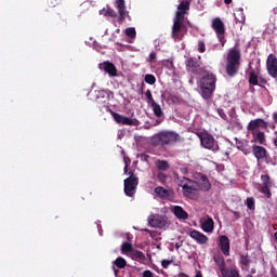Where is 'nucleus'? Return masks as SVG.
<instances>
[{"label":"nucleus","mask_w":277,"mask_h":277,"mask_svg":"<svg viewBox=\"0 0 277 277\" xmlns=\"http://www.w3.org/2000/svg\"><path fill=\"white\" fill-rule=\"evenodd\" d=\"M185 66L189 69V70H196L197 68H199V62L196 58L189 57L185 61Z\"/></svg>","instance_id":"b1692460"},{"label":"nucleus","mask_w":277,"mask_h":277,"mask_svg":"<svg viewBox=\"0 0 277 277\" xmlns=\"http://www.w3.org/2000/svg\"><path fill=\"white\" fill-rule=\"evenodd\" d=\"M145 82L149 85H154L156 83V77L151 74L145 76Z\"/></svg>","instance_id":"e433bc0d"},{"label":"nucleus","mask_w":277,"mask_h":277,"mask_svg":"<svg viewBox=\"0 0 277 277\" xmlns=\"http://www.w3.org/2000/svg\"><path fill=\"white\" fill-rule=\"evenodd\" d=\"M198 136L201 141V145L206 149H210L214 153L220 149L219 145H215V138L213 137L212 134H210V133H199Z\"/></svg>","instance_id":"6e6552de"},{"label":"nucleus","mask_w":277,"mask_h":277,"mask_svg":"<svg viewBox=\"0 0 277 277\" xmlns=\"http://www.w3.org/2000/svg\"><path fill=\"white\" fill-rule=\"evenodd\" d=\"M259 81H260L261 84H267V79H265L263 77H260Z\"/></svg>","instance_id":"603ef678"},{"label":"nucleus","mask_w":277,"mask_h":277,"mask_svg":"<svg viewBox=\"0 0 277 277\" xmlns=\"http://www.w3.org/2000/svg\"><path fill=\"white\" fill-rule=\"evenodd\" d=\"M241 66V52L240 50L233 48L228 50L226 54L225 72L228 78H235L240 70Z\"/></svg>","instance_id":"f257e3e1"},{"label":"nucleus","mask_w":277,"mask_h":277,"mask_svg":"<svg viewBox=\"0 0 277 277\" xmlns=\"http://www.w3.org/2000/svg\"><path fill=\"white\" fill-rule=\"evenodd\" d=\"M213 260H214V264H216V266L219 267V272L223 273V271L227 268L225 259L222 254H214Z\"/></svg>","instance_id":"a211bd4d"},{"label":"nucleus","mask_w":277,"mask_h":277,"mask_svg":"<svg viewBox=\"0 0 277 277\" xmlns=\"http://www.w3.org/2000/svg\"><path fill=\"white\" fill-rule=\"evenodd\" d=\"M153 108L154 115L157 118H161V116L163 115L162 109L160 107V105L155 101L151 105H149Z\"/></svg>","instance_id":"cd10ccee"},{"label":"nucleus","mask_w":277,"mask_h":277,"mask_svg":"<svg viewBox=\"0 0 277 277\" xmlns=\"http://www.w3.org/2000/svg\"><path fill=\"white\" fill-rule=\"evenodd\" d=\"M177 185L182 187L183 195L190 199L198 197L197 192L199 190V183L187 177H182L177 181Z\"/></svg>","instance_id":"7ed1b4c3"},{"label":"nucleus","mask_w":277,"mask_h":277,"mask_svg":"<svg viewBox=\"0 0 277 277\" xmlns=\"http://www.w3.org/2000/svg\"><path fill=\"white\" fill-rule=\"evenodd\" d=\"M156 167L159 171H167L170 169V164L166 160H157L156 161Z\"/></svg>","instance_id":"c756f323"},{"label":"nucleus","mask_w":277,"mask_h":277,"mask_svg":"<svg viewBox=\"0 0 277 277\" xmlns=\"http://www.w3.org/2000/svg\"><path fill=\"white\" fill-rule=\"evenodd\" d=\"M196 277H203L200 271L197 272Z\"/></svg>","instance_id":"13d9d810"},{"label":"nucleus","mask_w":277,"mask_h":277,"mask_svg":"<svg viewBox=\"0 0 277 277\" xmlns=\"http://www.w3.org/2000/svg\"><path fill=\"white\" fill-rule=\"evenodd\" d=\"M216 77L213 74H208L200 81L201 96L209 101L215 91Z\"/></svg>","instance_id":"20e7f679"},{"label":"nucleus","mask_w":277,"mask_h":277,"mask_svg":"<svg viewBox=\"0 0 277 277\" xmlns=\"http://www.w3.org/2000/svg\"><path fill=\"white\" fill-rule=\"evenodd\" d=\"M264 129L267 130L268 129V123L265 119L263 118H256V119H252L249 121L248 126H247V130L249 132H254L258 129Z\"/></svg>","instance_id":"9d476101"},{"label":"nucleus","mask_w":277,"mask_h":277,"mask_svg":"<svg viewBox=\"0 0 277 277\" xmlns=\"http://www.w3.org/2000/svg\"><path fill=\"white\" fill-rule=\"evenodd\" d=\"M248 82L252 87H261V84L259 83V76L253 70L249 72Z\"/></svg>","instance_id":"a878e982"},{"label":"nucleus","mask_w":277,"mask_h":277,"mask_svg":"<svg viewBox=\"0 0 277 277\" xmlns=\"http://www.w3.org/2000/svg\"><path fill=\"white\" fill-rule=\"evenodd\" d=\"M251 264V260L249 259L248 255L241 254L240 255V265H241V271L249 272V265Z\"/></svg>","instance_id":"393cba45"},{"label":"nucleus","mask_w":277,"mask_h":277,"mask_svg":"<svg viewBox=\"0 0 277 277\" xmlns=\"http://www.w3.org/2000/svg\"><path fill=\"white\" fill-rule=\"evenodd\" d=\"M189 236L193 240H195L198 245L205 246L208 243L209 238L205 234L194 229L189 233Z\"/></svg>","instance_id":"f8f14e48"},{"label":"nucleus","mask_w":277,"mask_h":277,"mask_svg":"<svg viewBox=\"0 0 277 277\" xmlns=\"http://www.w3.org/2000/svg\"><path fill=\"white\" fill-rule=\"evenodd\" d=\"M179 277H189V276L182 272V273L179 274Z\"/></svg>","instance_id":"5fc2aeb1"},{"label":"nucleus","mask_w":277,"mask_h":277,"mask_svg":"<svg viewBox=\"0 0 277 277\" xmlns=\"http://www.w3.org/2000/svg\"><path fill=\"white\" fill-rule=\"evenodd\" d=\"M156 57H157V54L155 52H151L149 54L147 62H150V64H154L156 62Z\"/></svg>","instance_id":"c03bdc74"},{"label":"nucleus","mask_w":277,"mask_h":277,"mask_svg":"<svg viewBox=\"0 0 277 277\" xmlns=\"http://www.w3.org/2000/svg\"><path fill=\"white\" fill-rule=\"evenodd\" d=\"M217 113H219V116H221V118H223V119L226 118V114H225V111H224L223 108H219V109H217Z\"/></svg>","instance_id":"8fccbe9b"},{"label":"nucleus","mask_w":277,"mask_h":277,"mask_svg":"<svg viewBox=\"0 0 277 277\" xmlns=\"http://www.w3.org/2000/svg\"><path fill=\"white\" fill-rule=\"evenodd\" d=\"M97 94H98L101 97H105V96H106V91H105V90H100V91H97Z\"/></svg>","instance_id":"3c124183"},{"label":"nucleus","mask_w":277,"mask_h":277,"mask_svg":"<svg viewBox=\"0 0 277 277\" xmlns=\"http://www.w3.org/2000/svg\"><path fill=\"white\" fill-rule=\"evenodd\" d=\"M173 213L180 220H187L188 219V213L180 206H175L173 208Z\"/></svg>","instance_id":"6ab92c4d"},{"label":"nucleus","mask_w":277,"mask_h":277,"mask_svg":"<svg viewBox=\"0 0 277 277\" xmlns=\"http://www.w3.org/2000/svg\"><path fill=\"white\" fill-rule=\"evenodd\" d=\"M143 277H154V274H153L151 271L145 269V271L143 272Z\"/></svg>","instance_id":"09e8293b"},{"label":"nucleus","mask_w":277,"mask_h":277,"mask_svg":"<svg viewBox=\"0 0 277 277\" xmlns=\"http://www.w3.org/2000/svg\"><path fill=\"white\" fill-rule=\"evenodd\" d=\"M131 256H132L133 261H141V262L145 261V254L142 251H140V250H135L134 249L132 251Z\"/></svg>","instance_id":"c85d7f7f"},{"label":"nucleus","mask_w":277,"mask_h":277,"mask_svg":"<svg viewBox=\"0 0 277 277\" xmlns=\"http://www.w3.org/2000/svg\"><path fill=\"white\" fill-rule=\"evenodd\" d=\"M129 171V166L126 164L124 169H123V172L127 173Z\"/></svg>","instance_id":"bf43d9fd"},{"label":"nucleus","mask_w":277,"mask_h":277,"mask_svg":"<svg viewBox=\"0 0 277 277\" xmlns=\"http://www.w3.org/2000/svg\"><path fill=\"white\" fill-rule=\"evenodd\" d=\"M262 186H272L271 176L265 174L261 175Z\"/></svg>","instance_id":"4c0bfd02"},{"label":"nucleus","mask_w":277,"mask_h":277,"mask_svg":"<svg viewBox=\"0 0 277 277\" xmlns=\"http://www.w3.org/2000/svg\"><path fill=\"white\" fill-rule=\"evenodd\" d=\"M274 145L277 148V136H276V138H274Z\"/></svg>","instance_id":"680f3d73"},{"label":"nucleus","mask_w":277,"mask_h":277,"mask_svg":"<svg viewBox=\"0 0 277 277\" xmlns=\"http://www.w3.org/2000/svg\"><path fill=\"white\" fill-rule=\"evenodd\" d=\"M130 176L123 181V190L128 197H133L140 185V179L133 175V172L129 173Z\"/></svg>","instance_id":"39448f33"},{"label":"nucleus","mask_w":277,"mask_h":277,"mask_svg":"<svg viewBox=\"0 0 277 277\" xmlns=\"http://www.w3.org/2000/svg\"><path fill=\"white\" fill-rule=\"evenodd\" d=\"M179 101V97L172 94H169L168 102L176 103Z\"/></svg>","instance_id":"49530a36"},{"label":"nucleus","mask_w":277,"mask_h":277,"mask_svg":"<svg viewBox=\"0 0 277 277\" xmlns=\"http://www.w3.org/2000/svg\"><path fill=\"white\" fill-rule=\"evenodd\" d=\"M197 183H199V190L208 192L211 189V183L206 175H202L200 182Z\"/></svg>","instance_id":"aec40b11"},{"label":"nucleus","mask_w":277,"mask_h":277,"mask_svg":"<svg viewBox=\"0 0 277 277\" xmlns=\"http://www.w3.org/2000/svg\"><path fill=\"white\" fill-rule=\"evenodd\" d=\"M133 245H131L130 242H123L122 243V247H121V252L123 254H127V253H133Z\"/></svg>","instance_id":"72a5a7b5"},{"label":"nucleus","mask_w":277,"mask_h":277,"mask_svg":"<svg viewBox=\"0 0 277 277\" xmlns=\"http://www.w3.org/2000/svg\"><path fill=\"white\" fill-rule=\"evenodd\" d=\"M113 269H114L115 276L118 277V275H119V269H117L116 267H113Z\"/></svg>","instance_id":"864d4df0"},{"label":"nucleus","mask_w":277,"mask_h":277,"mask_svg":"<svg viewBox=\"0 0 277 277\" xmlns=\"http://www.w3.org/2000/svg\"><path fill=\"white\" fill-rule=\"evenodd\" d=\"M277 64V56L273 53L268 54L266 60V68H269L271 66H275Z\"/></svg>","instance_id":"2f4dec72"},{"label":"nucleus","mask_w":277,"mask_h":277,"mask_svg":"<svg viewBox=\"0 0 277 277\" xmlns=\"http://www.w3.org/2000/svg\"><path fill=\"white\" fill-rule=\"evenodd\" d=\"M245 277H254L252 274H247Z\"/></svg>","instance_id":"69168bd1"},{"label":"nucleus","mask_w":277,"mask_h":277,"mask_svg":"<svg viewBox=\"0 0 277 277\" xmlns=\"http://www.w3.org/2000/svg\"><path fill=\"white\" fill-rule=\"evenodd\" d=\"M187 32V27L184 25V18L175 17L172 27V38L175 41H181Z\"/></svg>","instance_id":"423d86ee"},{"label":"nucleus","mask_w":277,"mask_h":277,"mask_svg":"<svg viewBox=\"0 0 277 277\" xmlns=\"http://www.w3.org/2000/svg\"><path fill=\"white\" fill-rule=\"evenodd\" d=\"M219 247L221 248V252H223L224 256L230 255V241L227 236H221Z\"/></svg>","instance_id":"ddd939ff"},{"label":"nucleus","mask_w":277,"mask_h":277,"mask_svg":"<svg viewBox=\"0 0 277 277\" xmlns=\"http://www.w3.org/2000/svg\"><path fill=\"white\" fill-rule=\"evenodd\" d=\"M175 248H176V250H179L181 248V245L177 242Z\"/></svg>","instance_id":"0e129e2a"},{"label":"nucleus","mask_w":277,"mask_h":277,"mask_svg":"<svg viewBox=\"0 0 277 277\" xmlns=\"http://www.w3.org/2000/svg\"><path fill=\"white\" fill-rule=\"evenodd\" d=\"M116 6L119 13L118 22L121 24L127 17H129V12H127V6L124 5V0H116Z\"/></svg>","instance_id":"9b49d317"},{"label":"nucleus","mask_w":277,"mask_h":277,"mask_svg":"<svg viewBox=\"0 0 277 277\" xmlns=\"http://www.w3.org/2000/svg\"><path fill=\"white\" fill-rule=\"evenodd\" d=\"M149 224L153 228H163L166 226V220L159 214H154L149 217Z\"/></svg>","instance_id":"dca6fc26"},{"label":"nucleus","mask_w":277,"mask_h":277,"mask_svg":"<svg viewBox=\"0 0 277 277\" xmlns=\"http://www.w3.org/2000/svg\"><path fill=\"white\" fill-rule=\"evenodd\" d=\"M221 276L223 277H241L239 271L237 268H226L221 272Z\"/></svg>","instance_id":"4be33fe9"},{"label":"nucleus","mask_w":277,"mask_h":277,"mask_svg":"<svg viewBox=\"0 0 277 277\" xmlns=\"http://www.w3.org/2000/svg\"><path fill=\"white\" fill-rule=\"evenodd\" d=\"M142 230H144L145 233H148V235L150 236L151 239H155V237H156V235H157L156 232L149 230V229H147V228L142 229Z\"/></svg>","instance_id":"de8ad7c7"},{"label":"nucleus","mask_w":277,"mask_h":277,"mask_svg":"<svg viewBox=\"0 0 277 277\" xmlns=\"http://www.w3.org/2000/svg\"><path fill=\"white\" fill-rule=\"evenodd\" d=\"M155 194L161 198H168L171 196L172 192L170 189L158 186L155 188Z\"/></svg>","instance_id":"5701e85b"},{"label":"nucleus","mask_w":277,"mask_h":277,"mask_svg":"<svg viewBox=\"0 0 277 277\" xmlns=\"http://www.w3.org/2000/svg\"><path fill=\"white\" fill-rule=\"evenodd\" d=\"M98 68H100V70L105 71L110 78L118 77L117 66L114 63L109 62V61L100 63Z\"/></svg>","instance_id":"1a4fd4ad"},{"label":"nucleus","mask_w":277,"mask_h":277,"mask_svg":"<svg viewBox=\"0 0 277 277\" xmlns=\"http://www.w3.org/2000/svg\"><path fill=\"white\" fill-rule=\"evenodd\" d=\"M126 35L130 38H135V36L137 35V32L135 31V28L130 27L126 29Z\"/></svg>","instance_id":"ea45409f"},{"label":"nucleus","mask_w":277,"mask_h":277,"mask_svg":"<svg viewBox=\"0 0 277 277\" xmlns=\"http://www.w3.org/2000/svg\"><path fill=\"white\" fill-rule=\"evenodd\" d=\"M212 29H214V32H216V37L219 38V41H221V44L224 45L226 43V29L224 23L220 17L212 19Z\"/></svg>","instance_id":"0eeeda50"},{"label":"nucleus","mask_w":277,"mask_h":277,"mask_svg":"<svg viewBox=\"0 0 277 277\" xmlns=\"http://www.w3.org/2000/svg\"><path fill=\"white\" fill-rule=\"evenodd\" d=\"M160 124V120H156V126Z\"/></svg>","instance_id":"774afa93"},{"label":"nucleus","mask_w":277,"mask_h":277,"mask_svg":"<svg viewBox=\"0 0 277 277\" xmlns=\"http://www.w3.org/2000/svg\"><path fill=\"white\" fill-rule=\"evenodd\" d=\"M173 263L172 260H162L161 265L162 268L167 269Z\"/></svg>","instance_id":"37998d69"},{"label":"nucleus","mask_w":277,"mask_h":277,"mask_svg":"<svg viewBox=\"0 0 277 277\" xmlns=\"http://www.w3.org/2000/svg\"><path fill=\"white\" fill-rule=\"evenodd\" d=\"M250 273H251L252 275H255V274H256V268H251V269H250Z\"/></svg>","instance_id":"6e6d98bb"},{"label":"nucleus","mask_w":277,"mask_h":277,"mask_svg":"<svg viewBox=\"0 0 277 277\" xmlns=\"http://www.w3.org/2000/svg\"><path fill=\"white\" fill-rule=\"evenodd\" d=\"M274 120L277 123V113L274 115Z\"/></svg>","instance_id":"e2e57ef3"},{"label":"nucleus","mask_w":277,"mask_h":277,"mask_svg":"<svg viewBox=\"0 0 277 277\" xmlns=\"http://www.w3.org/2000/svg\"><path fill=\"white\" fill-rule=\"evenodd\" d=\"M190 10V1H182L177 6V12L175 18L185 19V15Z\"/></svg>","instance_id":"4468645a"},{"label":"nucleus","mask_w":277,"mask_h":277,"mask_svg":"<svg viewBox=\"0 0 277 277\" xmlns=\"http://www.w3.org/2000/svg\"><path fill=\"white\" fill-rule=\"evenodd\" d=\"M253 156L256 160H262L267 158V149L265 147H261L260 145H254L252 147Z\"/></svg>","instance_id":"f3484780"},{"label":"nucleus","mask_w":277,"mask_h":277,"mask_svg":"<svg viewBox=\"0 0 277 277\" xmlns=\"http://www.w3.org/2000/svg\"><path fill=\"white\" fill-rule=\"evenodd\" d=\"M266 70L268 76L277 82V63L276 65H271L269 67H266Z\"/></svg>","instance_id":"7c9ffc66"},{"label":"nucleus","mask_w":277,"mask_h":277,"mask_svg":"<svg viewBox=\"0 0 277 277\" xmlns=\"http://www.w3.org/2000/svg\"><path fill=\"white\" fill-rule=\"evenodd\" d=\"M111 116L114 118V120L118 123V124H122V126H133V119L123 116L119 113L116 111H111Z\"/></svg>","instance_id":"2eb2a0df"},{"label":"nucleus","mask_w":277,"mask_h":277,"mask_svg":"<svg viewBox=\"0 0 277 277\" xmlns=\"http://www.w3.org/2000/svg\"><path fill=\"white\" fill-rule=\"evenodd\" d=\"M269 187H271V185H262L260 188V193L264 194V196L267 199H271L273 197V194H272Z\"/></svg>","instance_id":"473e14b6"},{"label":"nucleus","mask_w":277,"mask_h":277,"mask_svg":"<svg viewBox=\"0 0 277 277\" xmlns=\"http://www.w3.org/2000/svg\"><path fill=\"white\" fill-rule=\"evenodd\" d=\"M202 229L205 230V233H213V230H214V221L211 217H208V220H206L202 223Z\"/></svg>","instance_id":"412c9836"},{"label":"nucleus","mask_w":277,"mask_h":277,"mask_svg":"<svg viewBox=\"0 0 277 277\" xmlns=\"http://www.w3.org/2000/svg\"><path fill=\"white\" fill-rule=\"evenodd\" d=\"M232 2H233V0H224V3H225L226 5L230 4Z\"/></svg>","instance_id":"4d7b16f0"},{"label":"nucleus","mask_w":277,"mask_h":277,"mask_svg":"<svg viewBox=\"0 0 277 277\" xmlns=\"http://www.w3.org/2000/svg\"><path fill=\"white\" fill-rule=\"evenodd\" d=\"M157 179L159 180V182H160L161 184H166L168 176H167L164 173L159 172V173L157 174Z\"/></svg>","instance_id":"79ce46f5"},{"label":"nucleus","mask_w":277,"mask_h":277,"mask_svg":"<svg viewBox=\"0 0 277 277\" xmlns=\"http://www.w3.org/2000/svg\"><path fill=\"white\" fill-rule=\"evenodd\" d=\"M145 96L147 97V104L150 106L151 104H154L156 101L153 97L151 91L147 90L145 92Z\"/></svg>","instance_id":"58836bf2"},{"label":"nucleus","mask_w":277,"mask_h":277,"mask_svg":"<svg viewBox=\"0 0 277 277\" xmlns=\"http://www.w3.org/2000/svg\"><path fill=\"white\" fill-rule=\"evenodd\" d=\"M273 13L277 15V5L273 9Z\"/></svg>","instance_id":"052dcab7"},{"label":"nucleus","mask_w":277,"mask_h":277,"mask_svg":"<svg viewBox=\"0 0 277 277\" xmlns=\"http://www.w3.org/2000/svg\"><path fill=\"white\" fill-rule=\"evenodd\" d=\"M247 208L250 210H255V199L252 197L247 198L246 200Z\"/></svg>","instance_id":"c9c22d12"},{"label":"nucleus","mask_w":277,"mask_h":277,"mask_svg":"<svg viewBox=\"0 0 277 277\" xmlns=\"http://www.w3.org/2000/svg\"><path fill=\"white\" fill-rule=\"evenodd\" d=\"M180 140L179 133L174 131L162 130L150 137V145L154 147L172 146Z\"/></svg>","instance_id":"f03ea898"},{"label":"nucleus","mask_w":277,"mask_h":277,"mask_svg":"<svg viewBox=\"0 0 277 277\" xmlns=\"http://www.w3.org/2000/svg\"><path fill=\"white\" fill-rule=\"evenodd\" d=\"M274 237H275V239H276V241H277V232L274 234Z\"/></svg>","instance_id":"338daca9"},{"label":"nucleus","mask_w":277,"mask_h":277,"mask_svg":"<svg viewBox=\"0 0 277 277\" xmlns=\"http://www.w3.org/2000/svg\"><path fill=\"white\" fill-rule=\"evenodd\" d=\"M113 264L119 269H124L127 267V260H124L122 256H119L113 262Z\"/></svg>","instance_id":"bb28decb"},{"label":"nucleus","mask_w":277,"mask_h":277,"mask_svg":"<svg viewBox=\"0 0 277 277\" xmlns=\"http://www.w3.org/2000/svg\"><path fill=\"white\" fill-rule=\"evenodd\" d=\"M255 140L259 142V144L263 145L266 142L265 133L262 131H259L255 134Z\"/></svg>","instance_id":"f704fd0d"},{"label":"nucleus","mask_w":277,"mask_h":277,"mask_svg":"<svg viewBox=\"0 0 277 277\" xmlns=\"http://www.w3.org/2000/svg\"><path fill=\"white\" fill-rule=\"evenodd\" d=\"M104 16H110L113 18H116L118 16L117 12L113 9H107Z\"/></svg>","instance_id":"a19ab883"},{"label":"nucleus","mask_w":277,"mask_h":277,"mask_svg":"<svg viewBox=\"0 0 277 277\" xmlns=\"http://www.w3.org/2000/svg\"><path fill=\"white\" fill-rule=\"evenodd\" d=\"M198 45H199V52L203 53L206 52V43L203 41H199L198 42Z\"/></svg>","instance_id":"a18cd8bd"}]
</instances>
